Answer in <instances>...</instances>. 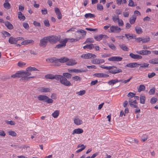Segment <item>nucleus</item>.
<instances>
[{
  "label": "nucleus",
  "instance_id": "f257e3e1",
  "mask_svg": "<svg viewBox=\"0 0 158 158\" xmlns=\"http://www.w3.org/2000/svg\"><path fill=\"white\" fill-rule=\"evenodd\" d=\"M48 42L51 44H55L57 42H61V36L60 35L58 36L52 35L48 36Z\"/></svg>",
  "mask_w": 158,
  "mask_h": 158
},
{
  "label": "nucleus",
  "instance_id": "c03bdc74",
  "mask_svg": "<svg viewBox=\"0 0 158 158\" xmlns=\"http://www.w3.org/2000/svg\"><path fill=\"white\" fill-rule=\"evenodd\" d=\"M108 46L112 50L114 51H115L116 48L115 46L113 44H107Z\"/></svg>",
  "mask_w": 158,
  "mask_h": 158
},
{
  "label": "nucleus",
  "instance_id": "f704fd0d",
  "mask_svg": "<svg viewBox=\"0 0 158 158\" xmlns=\"http://www.w3.org/2000/svg\"><path fill=\"white\" fill-rule=\"evenodd\" d=\"M135 30L137 34H139L143 32V31L142 28L136 26L135 27Z\"/></svg>",
  "mask_w": 158,
  "mask_h": 158
},
{
  "label": "nucleus",
  "instance_id": "f8f14e48",
  "mask_svg": "<svg viewBox=\"0 0 158 158\" xmlns=\"http://www.w3.org/2000/svg\"><path fill=\"white\" fill-rule=\"evenodd\" d=\"M92 63L95 64H99L104 63L105 60L103 59L96 58L91 61Z\"/></svg>",
  "mask_w": 158,
  "mask_h": 158
},
{
  "label": "nucleus",
  "instance_id": "5fc2aeb1",
  "mask_svg": "<svg viewBox=\"0 0 158 158\" xmlns=\"http://www.w3.org/2000/svg\"><path fill=\"white\" fill-rule=\"evenodd\" d=\"M85 93V90H81L79 92H77L76 94L80 96H82Z\"/></svg>",
  "mask_w": 158,
  "mask_h": 158
},
{
  "label": "nucleus",
  "instance_id": "bf43d9fd",
  "mask_svg": "<svg viewBox=\"0 0 158 158\" xmlns=\"http://www.w3.org/2000/svg\"><path fill=\"white\" fill-rule=\"evenodd\" d=\"M155 88H153L152 89H151L149 92V93L150 95L154 94H155Z\"/></svg>",
  "mask_w": 158,
  "mask_h": 158
},
{
  "label": "nucleus",
  "instance_id": "58836bf2",
  "mask_svg": "<svg viewBox=\"0 0 158 158\" xmlns=\"http://www.w3.org/2000/svg\"><path fill=\"white\" fill-rule=\"evenodd\" d=\"M118 82V79H113L109 81L108 82V84L110 85H114L116 83Z\"/></svg>",
  "mask_w": 158,
  "mask_h": 158
},
{
  "label": "nucleus",
  "instance_id": "393cba45",
  "mask_svg": "<svg viewBox=\"0 0 158 158\" xmlns=\"http://www.w3.org/2000/svg\"><path fill=\"white\" fill-rule=\"evenodd\" d=\"M5 25L9 29L11 30L13 28V25L8 21H6L5 23Z\"/></svg>",
  "mask_w": 158,
  "mask_h": 158
},
{
  "label": "nucleus",
  "instance_id": "423d86ee",
  "mask_svg": "<svg viewBox=\"0 0 158 158\" xmlns=\"http://www.w3.org/2000/svg\"><path fill=\"white\" fill-rule=\"evenodd\" d=\"M111 68L109 70V73L112 74H116L120 73H122V70L120 69H118L117 68L114 66H110Z\"/></svg>",
  "mask_w": 158,
  "mask_h": 158
},
{
  "label": "nucleus",
  "instance_id": "7ed1b4c3",
  "mask_svg": "<svg viewBox=\"0 0 158 158\" xmlns=\"http://www.w3.org/2000/svg\"><path fill=\"white\" fill-rule=\"evenodd\" d=\"M20 77H22L23 80H27L31 78H34L35 77L34 76L29 77L31 75V73L26 70L20 71Z\"/></svg>",
  "mask_w": 158,
  "mask_h": 158
},
{
  "label": "nucleus",
  "instance_id": "39448f33",
  "mask_svg": "<svg viewBox=\"0 0 158 158\" xmlns=\"http://www.w3.org/2000/svg\"><path fill=\"white\" fill-rule=\"evenodd\" d=\"M48 36L44 37L41 39L40 41L39 45L43 48L46 47L48 41Z\"/></svg>",
  "mask_w": 158,
  "mask_h": 158
},
{
  "label": "nucleus",
  "instance_id": "052dcab7",
  "mask_svg": "<svg viewBox=\"0 0 158 158\" xmlns=\"http://www.w3.org/2000/svg\"><path fill=\"white\" fill-rule=\"evenodd\" d=\"M6 123L10 125H13L15 124V122L13 121H6Z\"/></svg>",
  "mask_w": 158,
  "mask_h": 158
},
{
  "label": "nucleus",
  "instance_id": "9d476101",
  "mask_svg": "<svg viewBox=\"0 0 158 158\" xmlns=\"http://www.w3.org/2000/svg\"><path fill=\"white\" fill-rule=\"evenodd\" d=\"M122 57L119 56H112L109 58L108 60L111 61H120L122 60Z\"/></svg>",
  "mask_w": 158,
  "mask_h": 158
},
{
  "label": "nucleus",
  "instance_id": "b1692460",
  "mask_svg": "<svg viewBox=\"0 0 158 158\" xmlns=\"http://www.w3.org/2000/svg\"><path fill=\"white\" fill-rule=\"evenodd\" d=\"M83 132V130L80 128L75 129L72 132V135H73L74 134H80Z\"/></svg>",
  "mask_w": 158,
  "mask_h": 158
},
{
  "label": "nucleus",
  "instance_id": "37998d69",
  "mask_svg": "<svg viewBox=\"0 0 158 158\" xmlns=\"http://www.w3.org/2000/svg\"><path fill=\"white\" fill-rule=\"evenodd\" d=\"M145 89V86L143 85H139V88L138 89V91L140 92L141 91H144Z\"/></svg>",
  "mask_w": 158,
  "mask_h": 158
},
{
  "label": "nucleus",
  "instance_id": "ddd939ff",
  "mask_svg": "<svg viewBox=\"0 0 158 158\" xmlns=\"http://www.w3.org/2000/svg\"><path fill=\"white\" fill-rule=\"evenodd\" d=\"M74 123L76 125H79L82 124L83 123L81 120L77 116L75 117L73 120Z\"/></svg>",
  "mask_w": 158,
  "mask_h": 158
},
{
  "label": "nucleus",
  "instance_id": "4be33fe9",
  "mask_svg": "<svg viewBox=\"0 0 158 158\" xmlns=\"http://www.w3.org/2000/svg\"><path fill=\"white\" fill-rule=\"evenodd\" d=\"M129 56L132 58L135 59H141L142 57L141 56L138 55L137 54H133V53H130Z\"/></svg>",
  "mask_w": 158,
  "mask_h": 158
},
{
  "label": "nucleus",
  "instance_id": "bb28decb",
  "mask_svg": "<svg viewBox=\"0 0 158 158\" xmlns=\"http://www.w3.org/2000/svg\"><path fill=\"white\" fill-rule=\"evenodd\" d=\"M18 18L21 20L24 21L25 19V16L21 12H18Z\"/></svg>",
  "mask_w": 158,
  "mask_h": 158
},
{
  "label": "nucleus",
  "instance_id": "6ab92c4d",
  "mask_svg": "<svg viewBox=\"0 0 158 158\" xmlns=\"http://www.w3.org/2000/svg\"><path fill=\"white\" fill-rule=\"evenodd\" d=\"M55 11L56 15L57 16V18L59 19H60L62 18V15L59 9L57 7L55 8Z\"/></svg>",
  "mask_w": 158,
  "mask_h": 158
},
{
  "label": "nucleus",
  "instance_id": "aec40b11",
  "mask_svg": "<svg viewBox=\"0 0 158 158\" xmlns=\"http://www.w3.org/2000/svg\"><path fill=\"white\" fill-rule=\"evenodd\" d=\"M69 60V59L66 57H63L61 58L58 59V64H60V63H63L67 62Z\"/></svg>",
  "mask_w": 158,
  "mask_h": 158
},
{
  "label": "nucleus",
  "instance_id": "4c0bfd02",
  "mask_svg": "<svg viewBox=\"0 0 158 158\" xmlns=\"http://www.w3.org/2000/svg\"><path fill=\"white\" fill-rule=\"evenodd\" d=\"M136 19V16L133 15L130 19L129 22L130 23L132 24H134L135 22Z\"/></svg>",
  "mask_w": 158,
  "mask_h": 158
},
{
  "label": "nucleus",
  "instance_id": "a18cd8bd",
  "mask_svg": "<svg viewBox=\"0 0 158 158\" xmlns=\"http://www.w3.org/2000/svg\"><path fill=\"white\" fill-rule=\"evenodd\" d=\"M128 102L130 106L132 108H137L138 107L137 105L136 104L133 103L131 100H128Z\"/></svg>",
  "mask_w": 158,
  "mask_h": 158
},
{
  "label": "nucleus",
  "instance_id": "ea45409f",
  "mask_svg": "<svg viewBox=\"0 0 158 158\" xmlns=\"http://www.w3.org/2000/svg\"><path fill=\"white\" fill-rule=\"evenodd\" d=\"M63 76L66 78H70L72 77L71 74L69 73H63Z\"/></svg>",
  "mask_w": 158,
  "mask_h": 158
},
{
  "label": "nucleus",
  "instance_id": "774afa93",
  "mask_svg": "<svg viewBox=\"0 0 158 158\" xmlns=\"http://www.w3.org/2000/svg\"><path fill=\"white\" fill-rule=\"evenodd\" d=\"M125 36L128 40H130L133 38V36L130 35V34H125Z\"/></svg>",
  "mask_w": 158,
  "mask_h": 158
},
{
  "label": "nucleus",
  "instance_id": "5701e85b",
  "mask_svg": "<svg viewBox=\"0 0 158 158\" xmlns=\"http://www.w3.org/2000/svg\"><path fill=\"white\" fill-rule=\"evenodd\" d=\"M66 64L69 66H73L77 64V62L74 60L72 59H69V60L67 61Z\"/></svg>",
  "mask_w": 158,
  "mask_h": 158
},
{
  "label": "nucleus",
  "instance_id": "603ef678",
  "mask_svg": "<svg viewBox=\"0 0 158 158\" xmlns=\"http://www.w3.org/2000/svg\"><path fill=\"white\" fill-rule=\"evenodd\" d=\"M112 19L113 20V21L114 23H117L119 19L118 16L117 15L116 16H113Z\"/></svg>",
  "mask_w": 158,
  "mask_h": 158
},
{
  "label": "nucleus",
  "instance_id": "dca6fc26",
  "mask_svg": "<svg viewBox=\"0 0 158 158\" xmlns=\"http://www.w3.org/2000/svg\"><path fill=\"white\" fill-rule=\"evenodd\" d=\"M107 37V35L103 34H101L98 35L94 36V39L98 41L101 40L103 38H106Z\"/></svg>",
  "mask_w": 158,
  "mask_h": 158
},
{
  "label": "nucleus",
  "instance_id": "473e14b6",
  "mask_svg": "<svg viewBox=\"0 0 158 158\" xmlns=\"http://www.w3.org/2000/svg\"><path fill=\"white\" fill-rule=\"evenodd\" d=\"M149 62L153 64H158V58H155L150 60L149 61Z\"/></svg>",
  "mask_w": 158,
  "mask_h": 158
},
{
  "label": "nucleus",
  "instance_id": "6e6d98bb",
  "mask_svg": "<svg viewBox=\"0 0 158 158\" xmlns=\"http://www.w3.org/2000/svg\"><path fill=\"white\" fill-rule=\"evenodd\" d=\"M8 133L10 135L12 136L15 137L16 136L17 134L15 131H8Z\"/></svg>",
  "mask_w": 158,
  "mask_h": 158
},
{
  "label": "nucleus",
  "instance_id": "0eeeda50",
  "mask_svg": "<svg viewBox=\"0 0 158 158\" xmlns=\"http://www.w3.org/2000/svg\"><path fill=\"white\" fill-rule=\"evenodd\" d=\"M81 57L85 59H90L91 58H94L96 57V56L91 53H88L82 55Z\"/></svg>",
  "mask_w": 158,
  "mask_h": 158
},
{
  "label": "nucleus",
  "instance_id": "e433bc0d",
  "mask_svg": "<svg viewBox=\"0 0 158 158\" xmlns=\"http://www.w3.org/2000/svg\"><path fill=\"white\" fill-rule=\"evenodd\" d=\"M83 39V37H79L77 38V39H68V41L69 42H76L79 39Z\"/></svg>",
  "mask_w": 158,
  "mask_h": 158
},
{
  "label": "nucleus",
  "instance_id": "a19ab883",
  "mask_svg": "<svg viewBox=\"0 0 158 158\" xmlns=\"http://www.w3.org/2000/svg\"><path fill=\"white\" fill-rule=\"evenodd\" d=\"M11 77L13 78L21 77L20 71H18L16 73L12 75Z\"/></svg>",
  "mask_w": 158,
  "mask_h": 158
},
{
  "label": "nucleus",
  "instance_id": "e2e57ef3",
  "mask_svg": "<svg viewBox=\"0 0 158 158\" xmlns=\"http://www.w3.org/2000/svg\"><path fill=\"white\" fill-rule=\"evenodd\" d=\"M141 66L139 67V69L141 68H146L148 67V65H149L148 64L146 63H144L143 64H140Z\"/></svg>",
  "mask_w": 158,
  "mask_h": 158
},
{
  "label": "nucleus",
  "instance_id": "c9c22d12",
  "mask_svg": "<svg viewBox=\"0 0 158 158\" xmlns=\"http://www.w3.org/2000/svg\"><path fill=\"white\" fill-rule=\"evenodd\" d=\"M145 97L144 95H141L140 97V103L144 104L145 103Z\"/></svg>",
  "mask_w": 158,
  "mask_h": 158
},
{
  "label": "nucleus",
  "instance_id": "9b49d317",
  "mask_svg": "<svg viewBox=\"0 0 158 158\" xmlns=\"http://www.w3.org/2000/svg\"><path fill=\"white\" fill-rule=\"evenodd\" d=\"M68 41V38H66L63 40H61V44H59L56 46L55 48H61L65 46L66 45V43Z\"/></svg>",
  "mask_w": 158,
  "mask_h": 158
},
{
  "label": "nucleus",
  "instance_id": "8fccbe9b",
  "mask_svg": "<svg viewBox=\"0 0 158 158\" xmlns=\"http://www.w3.org/2000/svg\"><path fill=\"white\" fill-rule=\"evenodd\" d=\"M150 38L149 36L146 37L145 38H143L142 42L143 43H147L149 41Z\"/></svg>",
  "mask_w": 158,
  "mask_h": 158
},
{
  "label": "nucleus",
  "instance_id": "69168bd1",
  "mask_svg": "<svg viewBox=\"0 0 158 158\" xmlns=\"http://www.w3.org/2000/svg\"><path fill=\"white\" fill-rule=\"evenodd\" d=\"M97 8L100 10H103V6L100 4H98L97 5Z\"/></svg>",
  "mask_w": 158,
  "mask_h": 158
},
{
  "label": "nucleus",
  "instance_id": "20e7f679",
  "mask_svg": "<svg viewBox=\"0 0 158 158\" xmlns=\"http://www.w3.org/2000/svg\"><path fill=\"white\" fill-rule=\"evenodd\" d=\"M38 100L40 101H42L44 102H46L47 103H52L53 102V100L46 96L44 95H40L38 97Z\"/></svg>",
  "mask_w": 158,
  "mask_h": 158
},
{
  "label": "nucleus",
  "instance_id": "2f4dec72",
  "mask_svg": "<svg viewBox=\"0 0 158 158\" xmlns=\"http://www.w3.org/2000/svg\"><path fill=\"white\" fill-rule=\"evenodd\" d=\"M120 48L123 51H128V48L124 44H120L119 45Z\"/></svg>",
  "mask_w": 158,
  "mask_h": 158
},
{
  "label": "nucleus",
  "instance_id": "13d9d810",
  "mask_svg": "<svg viewBox=\"0 0 158 158\" xmlns=\"http://www.w3.org/2000/svg\"><path fill=\"white\" fill-rule=\"evenodd\" d=\"M157 101V99L155 98H152L150 101V102L152 104H153L156 103Z\"/></svg>",
  "mask_w": 158,
  "mask_h": 158
},
{
  "label": "nucleus",
  "instance_id": "338daca9",
  "mask_svg": "<svg viewBox=\"0 0 158 158\" xmlns=\"http://www.w3.org/2000/svg\"><path fill=\"white\" fill-rule=\"evenodd\" d=\"M118 25L119 26L122 27L124 25L123 21L122 19H119L118 21Z\"/></svg>",
  "mask_w": 158,
  "mask_h": 158
},
{
  "label": "nucleus",
  "instance_id": "f03ea898",
  "mask_svg": "<svg viewBox=\"0 0 158 158\" xmlns=\"http://www.w3.org/2000/svg\"><path fill=\"white\" fill-rule=\"evenodd\" d=\"M57 81H59L61 84L66 86H70L71 85L70 82L67 79L63 76L58 75Z\"/></svg>",
  "mask_w": 158,
  "mask_h": 158
},
{
  "label": "nucleus",
  "instance_id": "09e8293b",
  "mask_svg": "<svg viewBox=\"0 0 158 158\" xmlns=\"http://www.w3.org/2000/svg\"><path fill=\"white\" fill-rule=\"evenodd\" d=\"M135 94L130 92L127 95V97L129 98H131V99L132 98L135 97Z\"/></svg>",
  "mask_w": 158,
  "mask_h": 158
},
{
  "label": "nucleus",
  "instance_id": "de8ad7c7",
  "mask_svg": "<svg viewBox=\"0 0 158 158\" xmlns=\"http://www.w3.org/2000/svg\"><path fill=\"white\" fill-rule=\"evenodd\" d=\"M77 32H79L81 34V35L82 36L81 37H83V38L85 37V36L86 35V31H85L84 30H78L77 31Z\"/></svg>",
  "mask_w": 158,
  "mask_h": 158
},
{
  "label": "nucleus",
  "instance_id": "0e129e2a",
  "mask_svg": "<svg viewBox=\"0 0 158 158\" xmlns=\"http://www.w3.org/2000/svg\"><path fill=\"white\" fill-rule=\"evenodd\" d=\"M44 23L45 26L47 27H49L50 26V23L48 20H44Z\"/></svg>",
  "mask_w": 158,
  "mask_h": 158
},
{
  "label": "nucleus",
  "instance_id": "412c9836",
  "mask_svg": "<svg viewBox=\"0 0 158 158\" xmlns=\"http://www.w3.org/2000/svg\"><path fill=\"white\" fill-rule=\"evenodd\" d=\"M140 65V64H138L136 63H132L127 64L126 66L129 68H134L137 67L138 65Z\"/></svg>",
  "mask_w": 158,
  "mask_h": 158
},
{
  "label": "nucleus",
  "instance_id": "4468645a",
  "mask_svg": "<svg viewBox=\"0 0 158 158\" xmlns=\"http://www.w3.org/2000/svg\"><path fill=\"white\" fill-rule=\"evenodd\" d=\"M68 72L69 73L74 72L75 73H82L85 72L86 71V70H84L82 69H69L68 70Z\"/></svg>",
  "mask_w": 158,
  "mask_h": 158
},
{
  "label": "nucleus",
  "instance_id": "cd10ccee",
  "mask_svg": "<svg viewBox=\"0 0 158 158\" xmlns=\"http://www.w3.org/2000/svg\"><path fill=\"white\" fill-rule=\"evenodd\" d=\"M3 6L7 9H9L10 8V5L8 2V0H5V2L3 4Z\"/></svg>",
  "mask_w": 158,
  "mask_h": 158
},
{
  "label": "nucleus",
  "instance_id": "680f3d73",
  "mask_svg": "<svg viewBox=\"0 0 158 158\" xmlns=\"http://www.w3.org/2000/svg\"><path fill=\"white\" fill-rule=\"evenodd\" d=\"M156 75L155 73L152 72V73H149L148 74V77L149 78H151Z\"/></svg>",
  "mask_w": 158,
  "mask_h": 158
},
{
  "label": "nucleus",
  "instance_id": "79ce46f5",
  "mask_svg": "<svg viewBox=\"0 0 158 158\" xmlns=\"http://www.w3.org/2000/svg\"><path fill=\"white\" fill-rule=\"evenodd\" d=\"M59 114V110H56L52 114V115L54 118H56L58 116Z\"/></svg>",
  "mask_w": 158,
  "mask_h": 158
},
{
  "label": "nucleus",
  "instance_id": "2eb2a0df",
  "mask_svg": "<svg viewBox=\"0 0 158 158\" xmlns=\"http://www.w3.org/2000/svg\"><path fill=\"white\" fill-rule=\"evenodd\" d=\"M58 75H55L52 74H48L45 76V77L46 79H55L57 80V77H58Z\"/></svg>",
  "mask_w": 158,
  "mask_h": 158
},
{
  "label": "nucleus",
  "instance_id": "f3484780",
  "mask_svg": "<svg viewBox=\"0 0 158 158\" xmlns=\"http://www.w3.org/2000/svg\"><path fill=\"white\" fill-rule=\"evenodd\" d=\"M136 52L138 54L143 55L150 54L151 53L150 51L146 50L139 51H137Z\"/></svg>",
  "mask_w": 158,
  "mask_h": 158
},
{
  "label": "nucleus",
  "instance_id": "4d7b16f0",
  "mask_svg": "<svg viewBox=\"0 0 158 158\" xmlns=\"http://www.w3.org/2000/svg\"><path fill=\"white\" fill-rule=\"evenodd\" d=\"M125 141L129 142H133V138L130 137H127L125 138Z\"/></svg>",
  "mask_w": 158,
  "mask_h": 158
},
{
  "label": "nucleus",
  "instance_id": "a878e982",
  "mask_svg": "<svg viewBox=\"0 0 158 158\" xmlns=\"http://www.w3.org/2000/svg\"><path fill=\"white\" fill-rule=\"evenodd\" d=\"M33 43H34V41L33 40H27L22 42L21 44L22 45H26L29 44H32Z\"/></svg>",
  "mask_w": 158,
  "mask_h": 158
},
{
  "label": "nucleus",
  "instance_id": "a211bd4d",
  "mask_svg": "<svg viewBox=\"0 0 158 158\" xmlns=\"http://www.w3.org/2000/svg\"><path fill=\"white\" fill-rule=\"evenodd\" d=\"M94 75L96 77L99 78H105L109 77L108 75L103 73H96Z\"/></svg>",
  "mask_w": 158,
  "mask_h": 158
},
{
  "label": "nucleus",
  "instance_id": "864d4df0",
  "mask_svg": "<svg viewBox=\"0 0 158 158\" xmlns=\"http://www.w3.org/2000/svg\"><path fill=\"white\" fill-rule=\"evenodd\" d=\"M26 63L22 61H19L18 62L17 65L18 66L20 67H23L26 65Z\"/></svg>",
  "mask_w": 158,
  "mask_h": 158
},
{
  "label": "nucleus",
  "instance_id": "3c124183",
  "mask_svg": "<svg viewBox=\"0 0 158 158\" xmlns=\"http://www.w3.org/2000/svg\"><path fill=\"white\" fill-rule=\"evenodd\" d=\"M72 79L76 81H80L81 80V78L78 76L73 77L72 78Z\"/></svg>",
  "mask_w": 158,
  "mask_h": 158
},
{
  "label": "nucleus",
  "instance_id": "7c9ffc66",
  "mask_svg": "<svg viewBox=\"0 0 158 158\" xmlns=\"http://www.w3.org/2000/svg\"><path fill=\"white\" fill-rule=\"evenodd\" d=\"M94 44H87L83 46V48L84 49H85L87 48L89 50H91L93 48H94Z\"/></svg>",
  "mask_w": 158,
  "mask_h": 158
},
{
  "label": "nucleus",
  "instance_id": "6e6552de",
  "mask_svg": "<svg viewBox=\"0 0 158 158\" xmlns=\"http://www.w3.org/2000/svg\"><path fill=\"white\" fill-rule=\"evenodd\" d=\"M110 32L114 33H119L121 31V29L117 26H112L110 27Z\"/></svg>",
  "mask_w": 158,
  "mask_h": 158
},
{
  "label": "nucleus",
  "instance_id": "c85d7f7f",
  "mask_svg": "<svg viewBox=\"0 0 158 158\" xmlns=\"http://www.w3.org/2000/svg\"><path fill=\"white\" fill-rule=\"evenodd\" d=\"M26 70L28 72L32 71H39V70L34 67L29 66L27 67L26 69Z\"/></svg>",
  "mask_w": 158,
  "mask_h": 158
},
{
  "label": "nucleus",
  "instance_id": "1a4fd4ad",
  "mask_svg": "<svg viewBox=\"0 0 158 158\" xmlns=\"http://www.w3.org/2000/svg\"><path fill=\"white\" fill-rule=\"evenodd\" d=\"M46 61L50 63H54V65L55 66H59V64H58V59L56 57H51L46 59Z\"/></svg>",
  "mask_w": 158,
  "mask_h": 158
},
{
  "label": "nucleus",
  "instance_id": "72a5a7b5",
  "mask_svg": "<svg viewBox=\"0 0 158 158\" xmlns=\"http://www.w3.org/2000/svg\"><path fill=\"white\" fill-rule=\"evenodd\" d=\"M85 17L86 19L93 18L95 17V15L90 13L86 14L85 15Z\"/></svg>",
  "mask_w": 158,
  "mask_h": 158
},
{
  "label": "nucleus",
  "instance_id": "49530a36",
  "mask_svg": "<svg viewBox=\"0 0 158 158\" xmlns=\"http://www.w3.org/2000/svg\"><path fill=\"white\" fill-rule=\"evenodd\" d=\"M50 89L47 88L42 87L41 88L40 91L42 92H49Z\"/></svg>",
  "mask_w": 158,
  "mask_h": 158
},
{
  "label": "nucleus",
  "instance_id": "c756f323",
  "mask_svg": "<svg viewBox=\"0 0 158 158\" xmlns=\"http://www.w3.org/2000/svg\"><path fill=\"white\" fill-rule=\"evenodd\" d=\"M9 42L11 44H14L16 43L17 41L15 38L10 37L9 39Z\"/></svg>",
  "mask_w": 158,
  "mask_h": 158
}]
</instances>
